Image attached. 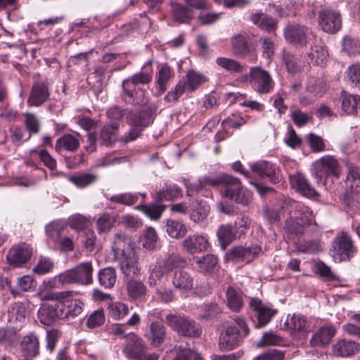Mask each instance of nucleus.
I'll list each match as a JSON object with an SVG mask.
<instances>
[{
  "label": "nucleus",
  "mask_w": 360,
  "mask_h": 360,
  "mask_svg": "<svg viewBox=\"0 0 360 360\" xmlns=\"http://www.w3.org/2000/svg\"><path fill=\"white\" fill-rule=\"evenodd\" d=\"M251 20L255 25L269 32L276 27V20L272 17L262 13L252 15Z\"/></svg>",
  "instance_id": "a18cd8bd"
},
{
  "label": "nucleus",
  "mask_w": 360,
  "mask_h": 360,
  "mask_svg": "<svg viewBox=\"0 0 360 360\" xmlns=\"http://www.w3.org/2000/svg\"><path fill=\"white\" fill-rule=\"evenodd\" d=\"M171 12L175 20L180 23H188L193 18V11L191 8L179 3L172 2Z\"/></svg>",
  "instance_id": "c9c22d12"
},
{
  "label": "nucleus",
  "mask_w": 360,
  "mask_h": 360,
  "mask_svg": "<svg viewBox=\"0 0 360 360\" xmlns=\"http://www.w3.org/2000/svg\"><path fill=\"white\" fill-rule=\"evenodd\" d=\"M229 308L234 312H239L243 306L242 295L233 287H229L226 292Z\"/></svg>",
  "instance_id": "4c0bfd02"
},
{
  "label": "nucleus",
  "mask_w": 360,
  "mask_h": 360,
  "mask_svg": "<svg viewBox=\"0 0 360 360\" xmlns=\"http://www.w3.org/2000/svg\"><path fill=\"white\" fill-rule=\"evenodd\" d=\"M331 252L335 260L342 262L349 260L354 256L356 249L351 237L342 232L335 238Z\"/></svg>",
  "instance_id": "f8f14e48"
},
{
  "label": "nucleus",
  "mask_w": 360,
  "mask_h": 360,
  "mask_svg": "<svg viewBox=\"0 0 360 360\" xmlns=\"http://www.w3.org/2000/svg\"><path fill=\"white\" fill-rule=\"evenodd\" d=\"M165 272H169L175 269H183L186 265L184 257L175 254H172L160 262Z\"/></svg>",
  "instance_id": "37998d69"
},
{
  "label": "nucleus",
  "mask_w": 360,
  "mask_h": 360,
  "mask_svg": "<svg viewBox=\"0 0 360 360\" xmlns=\"http://www.w3.org/2000/svg\"><path fill=\"white\" fill-rule=\"evenodd\" d=\"M79 134H66L59 138L56 143L57 151L65 150L70 152L76 151L80 145Z\"/></svg>",
  "instance_id": "f704fd0d"
},
{
  "label": "nucleus",
  "mask_w": 360,
  "mask_h": 360,
  "mask_svg": "<svg viewBox=\"0 0 360 360\" xmlns=\"http://www.w3.org/2000/svg\"><path fill=\"white\" fill-rule=\"evenodd\" d=\"M109 315L114 319L118 320L123 318L129 312L127 304L122 302H114L108 307Z\"/></svg>",
  "instance_id": "e2e57ef3"
},
{
  "label": "nucleus",
  "mask_w": 360,
  "mask_h": 360,
  "mask_svg": "<svg viewBox=\"0 0 360 360\" xmlns=\"http://www.w3.org/2000/svg\"><path fill=\"white\" fill-rule=\"evenodd\" d=\"M122 87L121 96L126 103L143 105L147 102L146 91L136 86L129 77L122 81Z\"/></svg>",
  "instance_id": "ddd939ff"
},
{
  "label": "nucleus",
  "mask_w": 360,
  "mask_h": 360,
  "mask_svg": "<svg viewBox=\"0 0 360 360\" xmlns=\"http://www.w3.org/2000/svg\"><path fill=\"white\" fill-rule=\"evenodd\" d=\"M139 199V194L124 193L112 195L109 200L123 205L131 206L135 204Z\"/></svg>",
  "instance_id": "bf43d9fd"
},
{
  "label": "nucleus",
  "mask_w": 360,
  "mask_h": 360,
  "mask_svg": "<svg viewBox=\"0 0 360 360\" xmlns=\"http://www.w3.org/2000/svg\"><path fill=\"white\" fill-rule=\"evenodd\" d=\"M216 63L231 73H241L244 70L242 64L233 58L219 57L216 59Z\"/></svg>",
  "instance_id": "de8ad7c7"
},
{
  "label": "nucleus",
  "mask_w": 360,
  "mask_h": 360,
  "mask_svg": "<svg viewBox=\"0 0 360 360\" xmlns=\"http://www.w3.org/2000/svg\"><path fill=\"white\" fill-rule=\"evenodd\" d=\"M251 170L260 178H268L271 182H280L282 174L280 169L275 164L267 160H259L251 165Z\"/></svg>",
  "instance_id": "4468645a"
},
{
  "label": "nucleus",
  "mask_w": 360,
  "mask_h": 360,
  "mask_svg": "<svg viewBox=\"0 0 360 360\" xmlns=\"http://www.w3.org/2000/svg\"><path fill=\"white\" fill-rule=\"evenodd\" d=\"M166 231L174 238H183L188 232L186 226L179 221L168 219L166 222Z\"/></svg>",
  "instance_id": "c03bdc74"
},
{
  "label": "nucleus",
  "mask_w": 360,
  "mask_h": 360,
  "mask_svg": "<svg viewBox=\"0 0 360 360\" xmlns=\"http://www.w3.org/2000/svg\"><path fill=\"white\" fill-rule=\"evenodd\" d=\"M165 319L168 325L182 336L195 338L201 335L200 326L187 316L170 314L166 316Z\"/></svg>",
  "instance_id": "6e6552de"
},
{
  "label": "nucleus",
  "mask_w": 360,
  "mask_h": 360,
  "mask_svg": "<svg viewBox=\"0 0 360 360\" xmlns=\"http://www.w3.org/2000/svg\"><path fill=\"white\" fill-rule=\"evenodd\" d=\"M342 110L347 115H356L360 108V96L342 91Z\"/></svg>",
  "instance_id": "72a5a7b5"
},
{
  "label": "nucleus",
  "mask_w": 360,
  "mask_h": 360,
  "mask_svg": "<svg viewBox=\"0 0 360 360\" xmlns=\"http://www.w3.org/2000/svg\"><path fill=\"white\" fill-rule=\"evenodd\" d=\"M116 221V217L108 213L102 214L96 221L97 229L99 233H107L114 226Z\"/></svg>",
  "instance_id": "4d7b16f0"
},
{
  "label": "nucleus",
  "mask_w": 360,
  "mask_h": 360,
  "mask_svg": "<svg viewBox=\"0 0 360 360\" xmlns=\"http://www.w3.org/2000/svg\"><path fill=\"white\" fill-rule=\"evenodd\" d=\"M165 272L161 264L159 262L153 267L149 269V276L148 283L150 287L155 286L160 281Z\"/></svg>",
  "instance_id": "338daca9"
},
{
  "label": "nucleus",
  "mask_w": 360,
  "mask_h": 360,
  "mask_svg": "<svg viewBox=\"0 0 360 360\" xmlns=\"http://www.w3.org/2000/svg\"><path fill=\"white\" fill-rule=\"evenodd\" d=\"M308 56L310 59V63H314L317 65H322L328 57V52L322 43L319 42L311 47Z\"/></svg>",
  "instance_id": "a19ab883"
},
{
  "label": "nucleus",
  "mask_w": 360,
  "mask_h": 360,
  "mask_svg": "<svg viewBox=\"0 0 360 360\" xmlns=\"http://www.w3.org/2000/svg\"><path fill=\"white\" fill-rule=\"evenodd\" d=\"M20 338V330L12 326L0 327V346L4 349L15 347Z\"/></svg>",
  "instance_id": "393cba45"
},
{
  "label": "nucleus",
  "mask_w": 360,
  "mask_h": 360,
  "mask_svg": "<svg viewBox=\"0 0 360 360\" xmlns=\"http://www.w3.org/2000/svg\"><path fill=\"white\" fill-rule=\"evenodd\" d=\"M210 210V207L206 202L202 200H197L196 207L193 208L190 218L195 223L202 221L207 217Z\"/></svg>",
  "instance_id": "09e8293b"
},
{
  "label": "nucleus",
  "mask_w": 360,
  "mask_h": 360,
  "mask_svg": "<svg viewBox=\"0 0 360 360\" xmlns=\"http://www.w3.org/2000/svg\"><path fill=\"white\" fill-rule=\"evenodd\" d=\"M182 246L188 253L195 254L207 250L209 243L203 236L193 235L182 242Z\"/></svg>",
  "instance_id": "bb28decb"
},
{
  "label": "nucleus",
  "mask_w": 360,
  "mask_h": 360,
  "mask_svg": "<svg viewBox=\"0 0 360 360\" xmlns=\"http://www.w3.org/2000/svg\"><path fill=\"white\" fill-rule=\"evenodd\" d=\"M20 353L26 359H32L39 352V340L38 337L31 333L22 338L20 344Z\"/></svg>",
  "instance_id": "412c9836"
},
{
  "label": "nucleus",
  "mask_w": 360,
  "mask_h": 360,
  "mask_svg": "<svg viewBox=\"0 0 360 360\" xmlns=\"http://www.w3.org/2000/svg\"><path fill=\"white\" fill-rule=\"evenodd\" d=\"M318 23L323 32L335 34L342 27L341 14L338 11L330 8L321 9L319 12Z\"/></svg>",
  "instance_id": "9b49d317"
},
{
  "label": "nucleus",
  "mask_w": 360,
  "mask_h": 360,
  "mask_svg": "<svg viewBox=\"0 0 360 360\" xmlns=\"http://www.w3.org/2000/svg\"><path fill=\"white\" fill-rule=\"evenodd\" d=\"M237 231L231 224L221 225L217 231V236L219 242L220 246L223 250L236 240Z\"/></svg>",
  "instance_id": "473e14b6"
},
{
  "label": "nucleus",
  "mask_w": 360,
  "mask_h": 360,
  "mask_svg": "<svg viewBox=\"0 0 360 360\" xmlns=\"http://www.w3.org/2000/svg\"><path fill=\"white\" fill-rule=\"evenodd\" d=\"M347 182L351 189L356 193H360V168L356 165H348Z\"/></svg>",
  "instance_id": "3c124183"
},
{
  "label": "nucleus",
  "mask_w": 360,
  "mask_h": 360,
  "mask_svg": "<svg viewBox=\"0 0 360 360\" xmlns=\"http://www.w3.org/2000/svg\"><path fill=\"white\" fill-rule=\"evenodd\" d=\"M194 259L200 272H208L217 264V258L212 254H207L202 257H194Z\"/></svg>",
  "instance_id": "603ef678"
},
{
  "label": "nucleus",
  "mask_w": 360,
  "mask_h": 360,
  "mask_svg": "<svg viewBox=\"0 0 360 360\" xmlns=\"http://www.w3.org/2000/svg\"><path fill=\"white\" fill-rule=\"evenodd\" d=\"M231 45L233 53L238 56L243 57L251 51L246 38L241 34H238L231 39Z\"/></svg>",
  "instance_id": "79ce46f5"
},
{
  "label": "nucleus",
  "mask_w": 360,
  "mask_h": 360,
  "mask_svg": "<svg viewBox=\"0 0 360 360\" xmlns=\"http://www.w3.org/2000/svg\"><path fill=\"white\" fill-rule=\"evenodd\" d=\"M166 335V328L163 324L158 321H154L150 323L147 337L152 345L159 347L162 345Z\"/></svg>",
  "instance_id": "7c9ffc66"
},
{
  "label": "nucleus",
  "mask_w": 360,
  "mask_h": 360,
  "mask_svg": "<svg viewBox=\"0 0 360 360\" xmlns=\"http://www.w3.org/2000/svg\"><path fill=\"white\" fill-rule=\"evenodd\" d=\"M27 314L25 304L14 302L8 309L7 321L11 326L20 330L25 323Z\"/></svg>",
  "instance_id": "aec40b11"
},
{
  "label": "nucleus",
  "mask_w": 360,
  "mask_h": 360,
  "mask_svg": "<svg viewBox=\"0 0 360 360\" xmlns=\"http://www.w3.org/2000/svg\"><path fill=\"white\" fill-rule=\"evenodd\" d=\"M50 95L47 84L37 82L32 86L27 103L30 107H39L49 99Z\"/></svg>",
  "instance_id": "6ab92c4d"
},
{
  "label": "nucleus",
  "mask_w": 360,
  "mask_h": 360,
  "mask_svg": "<svg viewBox=\"0 0 360 360\" xmlns=\"http://www.w3.org/2000/svg\"><path fill=\"white\" fill-rule=\"evenodd\" d=\"M117 281V272L115 268L108 266L102 269L98 272V281L105 288H111Z\"/></svg>",
  "instance_id": "58836bf2"
},
{
  "label": "nucleus",
  "mask_w": 360,
  "mask_h": 360,
  "mask_svg": "<svg viewBox=\"0 0 360 360\" xmlns=\"http://www.w3.org/2000/svg\"><path fill=\"white\" fill-rule=\"evenodd\" d=\"M126 291L130 300L136 301L146 296L148 289L142 281L131 278L126 283Z\"/></svg>",
  "instance_id": "c756f323"
},
{
  "label": "nucleus",
  "mask_w": 360,
  "mask_h": 360,
  "mask_svg": "<svg viewBox=\"0 0 360 360\" xmlns=\"http://www.w3.org/2000/svg\"><path fill=\"white\" fill-rule=\"evenodd\" d=\"M158 236L153 227H148L143 233L142 245L144 248L152 250L156 247Z\"/></svg>",
  "instance_id": "13d9d810"
},
{
  "label": "nucleus",
  "mask_w": 360,
  "mask_h": 360,
  "mask_svg": "<svg viewBox=\"0 0 360 360\" xmlns=\"http://www.w3.org/2000/svg\"><path fill=\"white\" fill-rule=\"evenodd\" d=\"M181 196V188L176 184L167 186L165 189L156 193V199L159 202H162L164 200H174Z\"/></svg>",
  "instance_id": "49530a36"
},
{
  "label": "nucleus",
  "mask_w": 360,
  "mask_h": 360,
  "mask_svg": "<svg viewBox=\"0 0 360 360\" xmlns=\"http://www.w3.org/2000/svg\"><path fill=\"white\" fill-rule=\"evenodd\" d=\"M134 248V243L130 237L124 233L120 232L115 235L112 245L114 258L128 255L127 251Z\"/></svg>",
  "instance_id": "b1692460"
},
{
  "label": "nucleus",
  "mask_w": 360,
  "mask_h": 360,
  "mask_svg": "<svg viewBox=\"0 0 360 360\" xmlns=\"http://www.w3.org/2000/svg\"><path fill=\"white\" fill-rule=\"evenodd\" d=\"M250 306L257 314V328L265 326L278 312L276 309L262 303L258 298H251Z\"/></svg>",
  "instance_id": "a211bd4d"
},
{
  "label": "nucleus",
  "mask_w": 360,
  "mask_h": 360,
  "mask_svg": "<svg viewBox=\"0 0 360 360\" xmlns=\"http://www.w3.org/2000/svg\"><path fill=\"white\" fill-rule=\"evenodd\" d=\"M147 346L143 340L134 333L126 336V344L122 348L123 354L129 359L158 360L159 356L155 353L146 354Z\"/></svg>",
  "instance_id": "0eeeda50"
},
{
  "label": "nucleus",
  "mask_w": 360,
  "mask_h": 360,
  "mask_svg": "<svg viewBox=\"0 0 360 360\" xmlns=\"http://www.w3.org/2000/svg\"><path fill=\"white\" fill-rule=\"evenodd\" d=\"M156 107L148 106L141 111L130 112L127 115V122L131 127L141 128L142 131L153 122L156 114Z\"/></svg>",
  "instance_id": "2eb2a0df"
},
{
  "label": "nucleus",
  "mask_w": 360,
  "mask_h": 360,
  "mask_svg": "<svg viewBox=\"0 0 360 360\" xmlns=\"http://www.w3.org/2000/svg\"><path fill=\"white\" fill-rule=\"evenodd\" d=\"M93 266L91 262H82L75 268L59 274L56 279L61 285L78 283L89 285L92 283Z\"/></svg>",
  "instance_id": "423d86ee"
},
{
  "label": "nucleus",
  "mask_w": 360,
  "mask_h": 360,
  "mask_svg": "<svg viewBox=\"0 0 360 360\" xmlns=\"http://www.w3.org/2000/svg\"><path fill=\"white\" fill-rule=\"evenodd\" d=\"M221 314L220 307L213 302L205 304L201 309V314L198 319L203 321H211L217 319Z\"/></svg>",
  "instance_id": "8fccbe9b"
},
{
  "label": "nucleus",
  "mask_w": 360,
  "mask_h": 360,
  "mask_svg": "<svg viewBox=\"0 0 360 360\" xmlns=\"http://www.w3.org/2000/svg\"><path fill=\"white\" fill-rule=\"evenodd\" d=\"M336 330L333 326L321 328L313 336L311 344L313 346L325 345L335 335Z\"/></svg>",
  "instance_id": "e433bc0d"
},
{
  "label": "nucleus",
  "mask_w": 360,
  "mask_h": 360,
  "mask_svg": "<svg viewBox=\"0 0 360 360\" xmlns=\"http://www.w3.org/2000/svg\"><path fill=\"white\" fill-rule=\"evenodd\" d=\"M65 307L63 301L43 303L38 311L40 322L44 325L50 326L58 320L64 319Z\"/></svg>",
  "instance_id": "9d476101"
},
{
  "label": "nucleus",
  "mask_w": 360,
  "mask_h": 360,
  "mask_svg": "<svg viewBox=\"0 0 360 360\" xmlns=\"http://www.w3.org/2000/svg\"><path fill=\"white\" fill-rule=\"evenodd\" d=\"M25 117V125L28 134H37L41 128V123L37 116L31 112L24 114Z\"/></svg>",
  "instance_id": "052dcab7"
},
{
  "label": "nucleus",
  "mask_w": 360,
  "mask_h": 360,
  "mask_svg": "<svg viewBox=\"0 0 360 360\" xmlns=\"http://www.w3.org/2000/svg\"><path fill=\"white\" fill-rule=\"evenodd\" d=\"M249 82L259 94H270L275 85L270 73L260 67L250 68Z\"/></svg>",
  "instance_id": "1a4fd4ad"
},
{
  "label": "nucleus",
  "mask_w": 360,
  "mask_h": 360,
  "mask_svg": "<svg viewBox=\"0 0 360 360\" xmlns=\"http://www.w3.org/2000/svg\"><path fill=\"white\" fill-rule=\"evenodd\" d=\"M205 182L220 190L223 198L238 204L248 205L252 200V192L245 188L240 180L228 174H219L214 177H207Z\"/></svg>",
  "instance_id": "f03ea898"
},
{
  "label": "nucleus",
  "mask_w": 360,
  "mask_h": 360,
  "mask_svg": "<svg viewBox=\"0 0 360 360\" xmlns=\"http://www.w3.org/2000/svg\"><path fill=\"white\" fill-rule=\"evenodd\" d=\"M316 226L312 210L304 206L297 208L293 217L287 219L285 224V229L288 232L296 236L304 234L307 227L310 228V231H316Z\"/></svg>",
  "instance_id": "20e7f679"
},
{
  "label": "nucleus",
  "mask_w": 360,
  "mask_h": 360,
  "mask_svg": "<svg viewBox=\"0 0 360 360\" xmlns=\"http://www.w3.org/2000/svg\"><path fill=\"white\" fill-rule=\"evenodd\" d=\"M310 32L309 29L302 25L289 24L284 30L285 39L290 44L296 46H304L307 44V39Z\"/></svg>",
  "instance_id": "dca6fc26"
},
{
  "label": "nucleus",
  "mask_w": 360,
  "mask_h": 360,
  "mask_svg": "<svg viewBox=\"0 0 360 360\" xmlns=\"http://www.w3.org/2000/svg\"><path fill=\"white\" fill-rule=\"evenodd\" d=\"M306 318L301 315L293 314L290 320L287 321L289 328L291 330V335L295 339H300L304 337L307 333L306 328Z\"/></svg>",
  "instance_id": "2f4dec72"
},
{
  "label": "nucleus",
  "mask_w": 360,
  "mask_h": 360,
  "mask_svg": "<svg viewBox=\"0 0 360 360\" xmlns=\"http://www.w3.org/2000/svg\"><path fill=\"white\" fill-rule=\"evenodd\" d=\"M205 77L194 71H189L186 74V86H188L191 91H195L202 82L205 81Z\"/></svg>",
  "instance_id": "69168bd1"
},
{
  "label": "nucleus",
  "mask_w": 360,
  "mask_h": 360,
  "mask_svg": "<svg viewBox=\"0 0 360 360\" xmlns=\"http://www.w3.org/2000/svg\"><path fill=\"white\" fill-rule=\"evenodd\" d=\"M342 50L349 55L360 53V40L350 37H345L342 39Z\"/></svg>",
  "instance_id": "680f3d73"
},
{
  "label": "nucleus",
  "mask_w": 360,
  "mask_h": 360,
  "mask_svg": "<svg viewBox=\"0 0 360 360\" xmlns=\"http://www.w3.org/2000/svg\"><path fill=\"white\" fill-rule=\"evenodd\" d=\"M174 76L172 68L167 65H163L158 71L156 83L158 84V92L160 95L166 89L169 80Z\"/></svg>",
  "instance_id": "ea45409f"
},
{
  "label": "nucleus",
  "mask_w": 360,
  "mask_h": 360,
  "mask_svg": "<svg viewBox=\"0 0 360 360\" xmlns=\"http://www.w3.org/2000/svg\"><path fill=\"white\" fill-rule=\"evenodd\" d=\"M333 353L340 357H349L357 354L360 345L352 340H341L333 346Z\"/></svg>",
  "instance_id": "cd10ccee"
},
{
  "label": "nucleus",
  "mask_w": 360,
  "mask_h": 360,
  "mask_svg": "<svg viewBox=\"0 0 360 360\" xmlns=\"http://www.w3.org/2000/svg\"><path fill=\"white\" fill-rule=\"evenodd\" d=\"M250 330L245 318L235 317L232 321L227 323L221 330L219 338V348L221 351H231L244 341L249 335Z\"/></svg>",
  "instance_id": "7ed1b4c3"
},
{
  "label": "nucleus",
  "mask_w": 360,
  "mask_h": 360,
  "mask_svg": "<svg viewBox=\"0 0 360 360\" xmlns=\"http://www.w3.org/2000/svg\"><path fill=\"white\" fill-rule=\"evenodd\" d=\"M186 89V83L179 81L175 86L174 89H171L165 95L164 100L167 103H176L179 101L180 97L184 94Z\"/></svg>",
  "instance_id": "0e129e2a"
},
{
  "label": "nucleus",
  "mask_w": 360,
  "mask_h": 360,
  "mask_svg": "<svg viewBox=\"0 0 360 360\" xmlns=\"http://www.w3.org/2000/svg\"><path fill=\"white\" fill-rule=\"evenodd\" d=\"M174 360H201V357L195 351L181 345Z\"/></svg>",
  "instance_id": "774afa93"
},
{
  "label": "nucleus",
  "mask_w": 360,
  "mask_h": 360,
  "mask_svg": "<svg viewBox=\"0 0 360 360\" xmlns=\"http://www.w3.org/2000/svg\"><path fill=\"white\" fill-rule=\"evenodd\" d=\"M205 182L220 190L223 198L238 204L248 205L252 200V192L245 188L240 180L228 174H219L214 177H207Z\"/></svg>",
  "instance_id": "f257e3e1"
},
{
  "label": "nucleus",
  "mask_w": 360,
  "mask_h": 360,
  "mask_svg": "<svg viewBox=\"0 0 360 360\" xmlns=\"http://www.w3.org/2000/svg\"><path fill=\"white\" fill-rule=\"evenodd\" d=\"M117 130V124L105 125L101 131L99 137L95 133L88 134V140L92 146H95L97 141L102 145L110 146L115 141V134Z\"/></svg>",
  "instance_id": "5701e85b"
},
{
  "label": "nucleus",
  "mask_w": 360,
  "mask_h": 360,
  "mask_svg": "<svg viewBox=\"0 0 360 360\" xmlns=\"http://www.w3.org/2000/svg\"><path fill=\"white\" fill-rule=\"evenodd\" d=\"M65 304V317H76L79 315L83 310L84 304L79 300H63Z\"/></svg>",
  "instance_id": "864d4df0"
},
{
  "label": "nucleus",
  "mask_w": 360,
  "mask_h": 360,
  "mask_svg": "<svg viewBox=\"0 0 360 360\" xmlns=\"http://www.w3.org/2000/svg\"><path fill=\"white\" fill-rule=\"evenodd\" d=\"M291 186L297 191L308 198L315 197L318 195L315 188L309 183L308 180L300 173L290 176Z\"/></svg>",
  "instance_id": "a878e982"
},
{
  "label": "nucleus",
  "mask_w": 360,
  "mask_h": 360,
  "mask_svg": "<svg viewBox=\"0 0 360 360\" xmlns=\"http://www.w3.org/2000/svg\"><path fill=\"white\" fill-rule=\"evenodd\" d=\"M32 255V248L25 243L13 245L6 255L8 262L15 267L27 263Z\"/></svg>",
  "instance_id": "f3484780"
},
{
  "label": "nucleus",
  "mask_w": 360,
  "mask_h": 360,
  "mask_svg": "<svg viewBox=\"0 0 360 360\" xmlns=\"http://www.w3.org/2000/svg\"><path fill=\"white\" fill-rule=\"evenodd\" d=\"M282 59L290 73L295 74L301 70L302 63L299 57L289 52L283 51Z\"/></svg>",
  "instance_id": "5fc2aeb1"
},
{
  "label": "nucleus",
  "mask_w": 360,
  "mask_h": 360,
  "mask_svg": "<svg viewBox=\"0 0 360 360\" xmlns=\"http://www.w3.org/2000/svg\"><path fill=\"white\" fill-rule=\"evenodd\" d=\"M312 176L318 184L326 185L325 179L329 177L338 178L340 165L338 160L333 155H327L316 160L313 164Z\"/></svg>",
  "instance_id": "39448f33"
},
{
  "label": "nucleus",
  "mask_w": 360,
  "mask_h": 360,
  "mask_svg": "<svg viewBox=\"0 0 360 360\" xmlns=\"http://www.w3.org/2000/svg\"><path fill=\"white\" fill-rule=\"evenodd\" d=\"M115 259L119 262L121 271L126 276L131 278L140 274L141 266L134 254H128Z\"/></svg>",
  "instance_id": "4be33fe9"
},
{
  "label": "nucleus",
  "mask_w": 360,
  "mask_h": 360,
  "mask_svg": "<svg viewBox=\"0 0 360 360\" xmlns=\"http://www.w3.org/2000/svg\"><path fill=\"white\" fill-rule=\"evenodd\" d=\"M172 283L176 289L187 292L193 288V278L188 272L180 269L174 272Z\"/></svg>",
  "instance_id": "c85d7f7f"
},
{
  "label": "nucleus",
  "mask_w": 360,
  "mask_h": 360,
  "mask_svg": "<svg viewBox=\"0 0 360 360\" xmlns=\"http://www.w3.org/2000/svg\"><path fill=\"white\" fill-rule=\"evenodd\" d=\"M18 290L11 289V293L15 297L18 294V290L30 291L34 289L37 285L36 281L32 276L26 275L18 278Z\"/></svg>",
  "instance_id": "6e6d98bb"
}]
</instances>
